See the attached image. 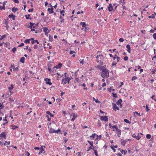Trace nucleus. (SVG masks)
I'll list each match as a JSON object with an SVG mask.
<instances>
[{
  "instance_id": "obj_1",
  "label": "nucleus",
  "mask_w": 156,
  "mask_h": 156,
  "mask_svg": "<svg viewBox=\"0 0 156 156\" xmlns=\"http://www.w3.org/2000/svg\"><path fill=\"white\" fill-rule=\"evenodd\" d=\"M101 75L103 78L108 77L109 76V72L108 70L106 68H104L102 70Z\"/></svg>"
},
{
  "instance_id": "obj_2",
  "label": "nucleus",
  "mask_w": 156,
  "mask_h": 156,
  "mask_svg": "<svg viewBox=\"0 0 156 156\" xmlns=\"http://www.w3.org/2000/svg\"><path fill=\"white\" fill-rule=\"evenodd\" d=\"M97 61L98 63H99L100 64H102V60L103 58V56L102 55H98L96 57Z\"/></svg>"
},
{
  "instance_id": "obj_3",
  "label": "nucleus",
  "mask_w": 156,
  "mask_h": 156,
  "mask_svg": "<svg viewBox=\"0 0 156 156\" xmlns=\"http://www.w3.org/2000/svg\"><path fill=\"white\" fill-rule=\"evenodd\" d=\"M71 77H66L65 78L63 79L62 80V83L64 85L67 83H69V81L71 80Z\"/></svg>"
},
{
  "instance_id": "obj_4",
  "label": "nucleus",
  "mask_w": 156,
  "mask_h": 156,
  "mask_svg": "<svg viewBox=\"0 0 156 156\" xmlns=\"http://www.w3.org/2000/svg\"><path fill=\"white\" fill-rule=\"evenodd\" d=\"M90 138L95 140H97L98 138V136L96 133H94L92 135L90 136Z\"/></svg>"
},
{
  "instance_id": "obj_5",
  "label": "nucleus",
  "mask_w": 156,
  "mask_h": 156,
  "mask_svg": "<svg viewBox=\"0 0 156 156\" xmlns=\"http://www.w3.org/2000/svg\"><path fill=\"white\" fill-rule=\"evenodd\" d=\"M71 116L73 117L71 119V121H73L78 117V115L76 114L73 113L71 114Z\"/></svg>"
},
{
  "instance_id": "obj_6",
  "label": "nucleus",
  "mask_w": 156,
  "mask_h": 156,
  "mask_svg": "<svg viewBox=\"0 0 156 156\" xmlns=\"http://www.w3.org/2000/svg\"><path fill=\"white\" fill-rule=\"evenodd\" d=\"M44 80L46 81V84H48L50 85H52V83L50 81V79L46 78L44 79Z\"/></svg>"
},
{
  "instance_id": "obj_7",
  "label": "nucleus",
  "mask_w": 156,
  "mask_h": 156,
  "mask_svg": "<svg viewBox=\"0 0 156 156\" xmlns=\"http://www.w3.org/2000/svg\"><path fill=\"white\" fill-rule=\"evenodd\" d=\"M6 133L5 132L1 133L0 135V137L1 138H3L4 139H6Z\"/></svg>"
},
{
  "instance_id": "obj_8",
  "label": "nucleus",
  "mask_w": 156,
  "mask_h": 156,
  "mask_svg": "<svg viewBox=\"0 0 156 156\" xmlns=\"http://www.w3.org/2000/svg\"><path fill=\"white\" fill-rule=\"evenodd\" d=\"M112 108L114 111H116V110H119V108L115 104L113 103L112 104Z\"/></svg>"
},
{
  "instance_id": "obj_9",
  "label": "nucleus",
  "mask_w": 156,
  "mask_h": 156,
  "mask_svg": "<svg viewBox=\"0 0 156 156\" xmlns=\"http://www.w3.org/2000/svg\"><path fill=\"white\" fill-rule=\"evenodd\" d=\"M122 101L121 99H119L117 102V105L120 108L122 107V105L121 104Z\"/></svg>"
},
{
  "instance_id": "obj_10",
  "label": "nucleus",
  "mask_w": 156,
  "mask_h": 156,
  "mask_svg": "<svg viewBox=\"0 0 156 156\" xmlns=\"http://www.w3.org/2000/svg\"><path fill=\"white\" fill-rule=\"evenodd\" d=\"M100 119L102 121L107 122L108 121V118L106 116H101L100 117Z\"/></svg>"
},
{
  "instance_id": "obj_11",
  "label": "nucleus",
  "mask_w": 156,
  "mask_h": 156,
  "mask_svg": "<svg viewBox=\"0 0 156 156\" xmlns=\"http://www.w3.org/2000/svg\"><path fill=\"white\" fill-rule=\"evenodd\" d=\"M116 133L117 134V136L118 137H120V136L121 135V130L117 129L116 130Z\"/></svg>"
},
{
  "instance_id": "obj_12",
  "label": "nucleus",
  "mask_w": 156,
  "mask_h": 156,
  "mask_svg": "<svg viewBox=\"0 0 156 156\" xmlns=\"http://www.w3.org/2000/svg\"><path fill=\"white\" fill-rule=\"evenodd\" d=\"M132 136L133 137L136 138L137 140H139L140 138V137L139 136L138 134L137 135H136L135 134H134L132 135Z\"/></svg>"
},
{
  "instance_id": "obj_13",
  "label": "nucleus",
  "mask_w": 156,
  "mask_h": 156,
  "mask_svg": "<svg viewBox=\"0 0 156 156\" xmlns=\"http://www.w3.org/2000/svg\"><path fill=\"white\" fill-rule=\"evenodd\" d=\"M43 31L45 33H48L50 32L51 30H48L47 27H44L43 28Z\"/></svg>"
},
{
  "instance_id": "obj_14",
  "label": "nucleus",
  "mask_w": 156,
  "mask_h": 156,
  "mask_svg": "<svg viewBox=\"0 0 156 156\" xmlns=\"http://www.w3.org/2000/svg\"><path fill=\"white\" fill-rule=\"evenodd\" d=\"M53 8L52 7L51 8H48V12L49 14H51L53 13Z\"/></svg>"
},
{
  "instance_id": "obj_15",
  "label": "nucleus",
  "mask_w": 156,
  "mask_h": 156,
  "mask_svg": "<svg viewBox=\"0 0 156 156\" xmlns=\"http://www.w3.org/2000/svg\"><path fill=\"white\" fill-rule=\"evenodd\" d=\"M62 66V64L60 63H59L56 66H55L54 67V68H57V69H59V68H61Z\"/></svg>"
},
{
  "instance_id": "obj_16",
  "label": "nucleus",
  "mask_w": 156,
  "mask_h": 156,
  "mask_svg": "<svg viewBox=\"0 0 156 156\" xmlns=\"http://www.w3.org/2000/svg\"><path fill=\"white\" fill-rule=\"evenodd\" d=\"M87 25L86 24L85 22H81L80 23V25H82V27H85Z\"/></svg>"
},
{
  "instance_id": "obj_17",
  "label": "nucleus",
  "mask_w": 156,
  "mask_h": 156,
  "mask_svg": "<svg viewBox=\"0 0 156 156\" xmlns=\"http://www.w3.org/2000/svg\"><path fill=\"white\" fill-rule=\"evenodd\" d=\"M108 8L109 11L111 12L112 11V6L111 4H109V6L108 7Z\"/></svg>"
},
{
  "instance_id": "obj_18",
  "label": "nucleus",
  "mask_w": 156,
  "mask_h": 156,
  "mask_svg": "<svg viewBox=\"0 0 156 156\" xmlns=\"http://www.w3.org/2000/svg\"><path fill=\"white\" fill-rule=\"evenodd\" d=\"M9 18H12V20H15V16L13 15V14H11L9 15Z\"/></svg>"
},
{
  "instance_id": "obj_19",
  "label": "nucleus",
  "mask_w": 156,
  "mask_h": 156,
  "mask_svg": "<svg viewBox=\"0 0 156 156\" xmlns=\"http://www.w3.org/2000/svg\"><path fill=\"white\" fill-rule=\"evenodd\" d=\"M126 48L128 49V50H127L128 52L129 53H130V45L129 44H127L126 46Z\"/></svg>"
},
{
  "instance_id": "obj_20",
  "label": "nucleus",
  "mask_w": 156,
  "mask_h": 156,
  "mask_svg": "<svg viewBox=\"0 0 156 156\" xmlns=\"http://www.w3.org/2000/svg\"><path fill=\"white\" fill-rule=\"evenodd\" d=\"M43 146H41V150L38 153L39 154H40L41 153H42L43 151H44V149H43Z\"/></svg>"
},
{
  "instance_id": "obj_21",
  "label": "nucleus",
  "mask_w": 156,
  "mask_h": 156,
  "mask_svg": "<svg viewBox=\"0 0 156 156\" xmlns=\"http://www.w3.org/2000/svg\"><path fill=\"white\" fill-rule=\"evenodd\" d=\"M121 144L123 146L125 145L126 142V140H121Z\"/></svg>"
},
{
  "instance_id": "obj_22",
  "label": "nucleus",
  "mask_w": 156,
  "mask_h": 156,
  "mask_svg": "<svg viewBox=\"0 0 156 156\" xmlns=\"http://www.w3.org/2000/svg\"><path fill=\"white\" fill-rule=\"evenodd\" d=\"M11 126L12 127V129L13 130L15 129L18 128V127L17 126H14L12 125Z\"/></svg>"
},
{
  "instance_id": "obj_23",
  "label": "nucleus",
  "mask_w": 156,
  "mask_h": 156,
  "mask_svg": "<svg viewBox=\"0 0 156 156\" xmlns=\"http://www.w3.org/2000/svg\"><path fill=\"white\" fill-rule=\"evenodd\" d=\"M25 58L24 57H21L20 59V61L22 63H23L24 62Z\"/></svg>"
},
{
  "instance_id": "obj_24",
  "label": "nucleus",
  "mask_w": 156,
  "mask_h": 156,
  "mask_svg": "<svg viewBox=\"0 0 156 156\" xmlns=\"http://www.w3.org/2000/svg\"><path fill=\"white\" fill-rule=\"evenodd\" d=\"M18 10V9L17 8L13 7L12 9V11L13 12H15Z\"/></svg>"
},
{
  "instance_id": "obj_25",
  "label": "nucleus",
  "mask_w": 156,
  "mask_h": 156,
  "mask_svg": "<svg viewBox=\"0 0 156 156\" xmlns=\"http://www.w3.org/2000/svg\"><path fill=\"white\" fill-rule=\"evenodd\" d=\"M49 41L52 42L53 40V37L52 36L49 35Z\"/></svg>"
},
{
  "instance_id": "obj_26",
  "label": "nucleus",
  "mask_w": 156,
  "mask_h": 156,
  "mask_svg": "<svg viewBox=\"0 0 156 156\" xmlns=\"http://www.w3.org/2000/svg\"><path fill=\"white\" fill-rule=\"evenodd\" d=\"M10 144V142L9 141H5V143L4 144V146H6V145H9Z\"/></svg>"
},
{
  "instance_id": "obj_27",
  "label": "nucleus",
  "mask_w": 156,
  "mask_h": 156,
  "mask_svg": "<svg viewBox=\"0 0 156 156\" xmlns=\"http://www.w3.org/2000/svg\"><path fill=\"white\" fill-rule=\"evenodd\" d=\"M109 91V92H111V91H115V89H112V88L111 87L109 88H108L107 89Z\"/></svg>"
},
{
  "instance_id": "obj_28",
  "label": "nucleus",
  "mask_w": 156,
  "mask_h": 156,
  "mask_svg": "<svg viewBox=\"0 0 156 156\" xmlns=\"http://www.w3.org/2000/svg\"><path fill=\"white\" fill-rule=\"evenodd\" d=\"M46 112L47 114L50 115L51 117H53L54 116V115L51 114L49 111H47Z\"/></svg>"
},
{
  "instance_id": "obj_29",
  "label": "nucleus",
  "mask_w": 156,
  "mask_h": 156,
  "mask_svg": "<svg viewBox=\"0 0 156 156\" xmlns=\"http://www.w3.org/2000/svg\"><path fill=\"white\" fill-rule=\"evenodd\" d=\"M120 152L122 154H124L125 155L127 153V151L124 150H121Z\"/></svg>"
},
{
  "instance_id": "obj_30",
  "label": "nucleus",
  "mask_w": 156,
  "mask_h": 156,
  "mask_svg": "<svg viewBox=\"0 0 156 156\" xmlns=\"http://www.w3.org/2000/svg\"><path fill=\"white\" fill-rule=\"evenodd\" d=\"M25 155L26 156H30V154L27 151H25Z\"/></svg>"
},
{
  "instance_id": "obj_31",
  "label": "nucleus",
  "mask_w": 156,
  "mask_h": 156,
  "mask_svg": "<svg viewBox=\"0 0 156 156\" xmlns=\"http://www.w3.org/2000/svg\"><path fill=\"white\" fill-rule=\"evenodd\" d=\"M87 142L89 143L90 144L92 147H93V143L92 141H90L88 140H87Z\"/></svg>"
},
{
  "instance_id": "obj_32",
  "label": "nucleus",
  "mask_w": 156,
  "mask_h": 156,
  "mask_svg": "<svg viewBox=\"0 0 156 156\" xmlns=\"http://www.w3.org/2000/svg\"><path fill=\"white\" fill-rule=\"evenodd\" d=\"M24 42L26 43L29 44L30 43V39H26Z\"/></svg>"
},
{
  "instance_id": "obj_33",
  "label": "nucleus",
  "mask_w": 156,
  "mask_h": 156,
  "mask_svg": "<svg viewBox=\"0 0 156 156\" xmlns=\"http://www.w3.org/2000/svg\"><path fill=\"white\" fill-rule=\"evenodd\" d=\"M55 130L51 128V129H50L49 131V132H50V133H55Z\"/></svg>"
},
{
  "instance_id": "obj_34",
  "label": "nucleus",
  "mask_w": 156,
  "mask_h": 156,
  "mask_svg": "<svg viewBox=\"0 0 156 156\" xmlns=\"http://www.w3.org/2000/svg\"><path fill=\"white\" fill-rule=\"evenodd\" d=\"M151 136L149 134H147L146 136V137L147 138L149 139L151 138Z\"/></svg>"
},
{
  "instance_id": "obj_35",
  "label": "nucleus",
  "mask_w": 156,
  "mask_h": 156,
  "mask_svg": "<svg viewBox=\"0 0 156 156\" xmlns=\"http://www.w3.org/2000/svg\"><path fill=\"white\" fill-rule=\"evenodd\" d=\"M13 87L12 84H11L10 86L9 87V89L10 90L13 89Z\"/></svg>"
},
{
  "instance_id": "obj_36",
  "label": "nucleus",
  "mask_w": 156,
  "mask_h": 156,
  "mask_svg": "<svg viewBox=\"0 0 156 156\" xmlns=\"http://www.w3.org/2000/svg\"><path fill=\"white\" fill-rule=\"evenodd\" d=\"M137 79V77L136 76H133L132 77L131 80L132 81L135 80Z\"/></svg>"
},
{
  "instance_id": "obj_37",
  "label": "nucleus",
  "mask_w": 156,
  "mask_h": 156,
  "mask_svg": "<svg viewBox=\"0 0 156 156\" xmlns=\"http://www.w3.org/2000/svg\"><path fill=\"white\" fill-rule=\"evenodd\" d=\"M64 12L65 11L64 10H61L60 11V14L63 16H64Z\"/></svg>"
},
{
  "instance_id": "obj_38",
  "label": "nucleus",
  "mask_w": 156,
  "mask_h": 156,
  "mask_svg": "<svg viewBox=\"0 0 156 156\" xmlns=\"http://www.w3.org/2000/svg\"><path fill=\"white\" fill-rule=\"evenodd\" d=\"M79 61L81 64H82L83 65V64L84 59H81Z\"/></svg>"
},
{
  "instance_id": "obj_39",
  "label": "nucleus",
  "mask_w": 156,
  "mask_h": 156,
  "mask_svg": "<svg viewBox=\"0 0 156 156\" xmlns=\"http://www.w3.org/2000/svg\"><path fill=\"white\" fill-rule=\"evenodd\" d=\"M124 121L126 123H130V122L129 121V120H128L127 119H124Z\"/></svg>"
},
{
  "instance_id": "obj_40",
  "label": "nucleus",
  "mask_w": 156,
  "mask_h": 156,
  "mask_svg": "<svg viewBox=\"0 0 156 156\" xmlns=\"http://www.w3.org/2000/svg\"><path fill=\"white\" fill-rule=\"evenodd\" d=\"M93 150L94 151V154L96 156H98V152L96 150H95L94 149H93Z\"/></svg>"
},
{
  "instance_id": "obj_41",
  "label": "nucleus",
  "mask_w": 156,
  "mask_h": 156,
  "mask_svg": "<svg viewBox=\"0 0 156 156\" xmlns=\"http://www.w3.org/2000/svg\"><path fill=\"white\" fill-rule=\"evenodd\" d=\"M112 129H115V130L118 129L117 126V125H115L112 126Z\"/></svg>"
},
{
  "instance_id": "obj_42",
  "label": "nucleus",
  "mask_w": 156,
  "mask_h": 156,
  "mask_svg": "<svg viewBox=\"0 0 156 156\" xmlns=\"http://www.w3.org/2000/svg\"><path fill=\"white\" fill-rule=\"evenodd\" d=\"M19 70V68L18 67H16L15 68H14L13 70L15 72H17Z\"/></svg>"
},
{
  "instance_id": "obj_43",
  "label": "nucleus",
  "mask_w": 156,
  "mask_h": 156,
  "mask_svg": "<svg viewBox=\"0 0 156 156\" xmlns=\"http://www.w3.org/2000/svg\"><path fill=\"white\" fill-rule=\"evenodd\" d=\"M116 64H117V62H114L112 63V66H115Z\"/></svg>"
},
{
  "instance_id": "obj_44",
  "label": "nucleus",
  "mask_w": 156,
  "mask_h": 156,
  "mask_svg": "<svg viewBox=\"0 0 156 156\" xmlns=\"http://www.w3.org/2000/svg\"><path fill=\"white\" fill-rule=\"evenodd\" d=\"M16 48L15 47H14L12 49V51L13 52H15L16 51Z\"/></svg>"
},
{
  "instance_id": "obj_45",
  "label": "nucleus",
  "mask_w": 156,
  "mask_h": 156,
  "mask_svg": "<svg viewBox=\"0 0 156 156\" xmlns=\"http://www.w3.org/2000/svg\"><path fill=\"white\" fill-rule=\"evenodd\" d=\"M113 96L115 98H117V96L116 94H115L113 93H112Z\"/></svg>"
},
{
  "instance_id": "obj_46",
  "label": "nucleus",
  "mask_w": 156,
  "mask_h": 156,
  "mask_svg": "<svg viewBox=\"0 0 156 156\" xmlns=\"http://www.w3.org/2000/svg\"><path fill=\"white\" fill-rule=\"evenodd\" d=\"M4 23L5 25L6 26H8V25L9 22L6 20H5Z\"/></svg>"
},
{
  "instance_id": "obj_47",
  "label": "nucleus",
  "mask_w": 156,
  "mask_h": 156,
  "mask_svg": "<svg viewBox=\"0 0 156 156\" xmlns=\"http://www.w3.org/2000/svg\"><path fill=\"white\" fill-rule=\"evenodd\" d=\"M9 101L11 103H12V102L13 101H14V100L12 98H9Z\"/></svg>"
},
{
  "instance_id": "obj_48",
  "label": "nucleus",
  "mask_w": 156,
  "mask_h": 156,
  "mask_svg": "<svg viewBox=\"0 0 156 156\" xmlns=\"http://www.w3.org/2000/svg\"><path fill=\"white\" fill-rule=\"evenodd\" d=\"M60 129H58V130H55V133H58V132L60 131Z\"/></svg>"
},
{
  "instance_id": "obj_49",
  "label": "nucleus",
  "mask_w": 156,
  "mask_h": 156,
  "mask_svg": "<svg viewBox=\"0 0 156 156\" xmlns=\"http://www.w3.org/2000/svg\"><path fill=\"white\" fill-rule=\"evenodd\" d=\"M153 37L155 39H156V33H154L153 35Z\"/></svg>"
},
{
  "instance_id": "obj_50",
  "label": "nucleus",
  "mask_w": 156,
  "mask_h": 156,
  "mask_svg": "<svg viewBox=\"0 0 156 156\" xmlns=\"http://www.w3.org/2000/svg\"><path fill=\"white\" fill-rule=\"evenodd\" d=\"M5 35H3L0 38V40H2V39H4L5 37Z\"/></svg>"
},
{
  "instance_id": "obj_51",
  "label": "nucleus",
  "mask_w": 156,
  "mask_h": 156,
  "mask_svg": "<svg viewBox=\"0 0 156 156\" xmlns=\"http://www.w3.org/2000/svg\"><path fill=\"white\" fill-rule=\"evenodd\" d=\"M150 110V109L148 108V107L147 105L146 106V111L148 112Z\"/></svg>"
},
{
  "instance_id": "obj_52",
  "label": "nucleus",
  "mask_w": 156,
  "mask_h": 156,
  "mask_svg": "<svg viewBox=\"0 0 156 156\" xmlns=\"http://www.w3.org/2000/svg\"><path fill=\"white\" fill-rule=\"evenodd\" d=\"M135 114H136L137 115H140V113H138L137 112H134V115H135Z\"/></svg>"
},
{
  "instance_id": "obj_53",
  "label": "nucleus",
  "mask_w": 156,
  "mask_h": 156,
  "mask_svg": "<svg viewBox=\"0 0 156 156\" xmlns=\"http://www.w3.org/2000/svg\"><path fill=\"white\" fill-rule=\"evenodd\" d=\"M123 59L125 61H127L128 59V57L127 56H125L124 58Z\"/></svg>"
},
{
  "instance_id": "obj_54",
  "label": "nucleus",
  "mask_w": 156,
  "mask_h": 156,
  "mask_svg": "<svg viewBox=\"0 0 156 156\" xmlns=\"http://www.w3.org/2000/svg\"><path fill=\"white\" fill-rule=\"evenodd\" d=\"M120 57H118V56H117V57L116 58V62H118L119 61V60H120Z\"/></svg>"
},
{
  "instance_id": "obj_55",
  "label": "nucleus",
  "mask_w": 156,
  "mask_h": 156,
  "mask_svg": "<svg viewBox=\"0 0 156 156\" xmlns=\"http://www.w3.org/2000/svg\"><path fill=\"white\" fill-rule=\"evenodd\" d=\"M119 41L120 42H123L124 41V39L123 38H121L119 39Z\"/></svg>"
},
{
  "instance_id": "obj_56",
  "label": "nucleus",
  "mask_w": 156,
  "mask_h": 156,
  "mask_svg": "<svg viewBox=\"0 0 156 156\" xmlns=\"http://www.w3.org/2000/svg\"><path fill=\"white\" fill-rule=\"evenodd\" d=\"M24 45V44L23 43H21L20 45L18 46L19 47H21Z\"/></svg>"
},
{
  "instance_id": "obj_57",
  "label": "nucleus",
  "mask_w": 156,
  "mask_h": 156,
  "mask_svg": "<svg viewBox=\"0 0 156 156\" xmlns=\"http://www.w3.org/2000/svg\"><path fill=\"white\" fill-rule=\"evenodd\" d=\"M74 53H75V52L74 51H71L70 52V54L71 55Z\"/></svg>"
},
{
  "instance_id": "obj_58",
  "label": "nucleus",
  "mask_w": 156,
  "mask_h": 156,
  "mask_svg": "<svg viewBox=\"0 0 156 156\" xmlns=\"http://www.w3.org/2000/svg\"><path fill=\"white\" fill-rule=\"evenodd\" d=\"M106 86V84L105 83H103L102 84V87H105Z\"/></svg>"
},
{
  "instance_id": "obj_59",
  "label": "nucleus",
  "mask_w": 156,
  "mask_h": 156,
  "mask_svg": "<svg viewBox=\"0 0 156 156\" xmlns=\"http://www.w3.org/2000/svg\"><path fill=\"white\" fill-rule=\"evenodd\" d=\"M117 56L116 55H115V56L114 57H113V59L115 60L116 59V58L117 57Z\"/></svg>"
},
{
  "instance_id": "obj_60",
  "label": "nucleus",
  "mask_w": 156,
  "mask_h": 156,
  "mask_svg": "<svg viewBox=\"0 0 156 156\" xmlns=\"http://www.w3.org/2000/svg\"><path fill=\"white\" fill-rule=\"evenodd\" d=\"M37 47H38V46L37 45H34V48L35 49H37Z\"/></svg>"
},
{
  "instance_id": "obj_61",
  "label": "nucleus",
  "mask_w": 156,
  "mask_h": 156,
  "mask_svg": "<svg viewBox=\"0 0 156 156\" xmlns=\"http://www.w3.org/2000/svg\"><path fill=\"white\" fill-rule=\"evenodd\" d=\"M7 122H7V120H5V122L3 123V125H5L6 124H7Z\"/></svg>"
},
{
  "instance_id": "obj_62",
  "label": "nucleus",
  "mask_w": 156,
  "mask_h": 156,
  "mask_svg": "<svg viewBox=\"0 0 156 156\" xmlns=\"http://www.w3.org/2000/svg\"><path fill=\"white\" fill-rule=\"evenodd\" d=\"M46 117H47L48 118V120L49 121H50L51 119L49 117V116L48 115H46Z\"/></svg>"
},
{
  "instance_id": "obj_63",
  "label": "nucleus",
  "mask_w": 156,
  "mask_h": 156,
  "mask_svg": "<svg viewBox=\"0 0 156 156\" xmlns=\"http://www.w3.org/2000/svg\"><path fill=\"white\" fill-rule=\"evenodd\" d=\"M14 1L15 2L18 3L19 1L18 0H14Z\"/></svg>"
},
{
  "instance_id": "obj_64",
  "label": "nucleus",
  "mask_w": 156,
  "mask_h": 156,
  "mask_svg": "<svg viewBox=\"0 0 156 156\" xmlns=\"http://www.w3.org/2000/svg\"><path fill=\"white\" fill-rule=\"evenodd\" d=\"M95 101L96 103H100V102L98 100V99L96 100Z\"/></svg>"
}]
</instances>
